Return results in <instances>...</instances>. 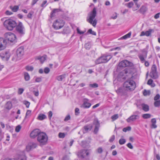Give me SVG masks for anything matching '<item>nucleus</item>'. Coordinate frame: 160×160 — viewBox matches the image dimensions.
Wrapping results in <instances>:
<instances>
[{"mask_svg":"<svg viewBox=\"0 0 160 160\" xmlns=\"http://www.w3.org/2000/svg\"><path fill=\"white\" fill-rule=\"evenodd\" d=\"M61 11L62 10L61 9L59 8L54 9L51 13V17L54 16L55 13Z\"/></svg>","mask_w":160,"mask_h":160,"instance_id":"26","label":"nucleus"},{"mask_svg":"<svg viewBox=\"0 0 160 160\" xmlns=\"http://www.w3.org/2000/svg\"><path fill=\"white\" fill-rule=\"evenodd\" d=\"M150 94V92L149 90H144L143 92V94L144 96H146L147 95H149Z\"/></svg>","mask_w":160,"mask_h":160,"instance_id":"40","label":"nucleus"},{"mask_svg":"<svg viewBox=\"0 0 160 160\" xmlns=\"http://www.w3.org/2000/svg\"><path fill=\"white\" fill-rule=\"evenodd\" d=\"M17 160H26V157L24 153L19 155Z\"/></svg>","mask_w":160,"mask_h":160,"instance_id":"29","label":"nucleus"},{"mask_svg":"<svg viewBox=\"0 0 160 160\" xmlns=\"http://www.w3.org/2000/svg\"><path fill=\"white\" fill-rule=\"evenodd\" d=\"M19 7L18 6H15L13 8H12V10L14 12H17L18 9Z\"/></svg>","mask_w":160,"mask_h":160,"instance_id":"43","label":"nucleus"},{"mask_svg":"<svg viewBox=\"0 0 160 160\" xmlns=\"http://www.w3.org/2000/svg\"><path fill=\"white\" fill-rule=\"evenodd\" d=\"M154 105L155 107H158L160 106V100L156 101L154 103Z\"/></svg>","mask_w":160,"mask_h":160,"instance_id":"46","label":"nucleus"},{"mask_svg":"<svg viewBox=\"0 0 160 160\" xmlns=\"http://www.w3.org/2000/svg\"><path fill=\"white\" fill-rule=\"evenodd\" d=\"M48 138L45 133L42 132L37 137V140L41 146L46 144L47 142Z\"/></svg>","mask_w":160,"mask_h":160,"instance_id":"5","label":"nucleus"},{"mask_svg":"<svg viewBox=\"0 0 160 160\" xmlns=\"http://www.w3.org/2000/svg\"><path fill=\"white\" fill-rule=\"evenodd\" d=\"M65 136V134L64 133L59 132L58 134V137L60 138H64Z\"/></svg>","mask_w":160,"mask_h":160,"instance_id":"45","label":"nucleus"},{"mask_svg":"<svg viewBox=\"0 0 160 160\" xmlns=\"http://www.w3.org/2000/svg\"><path fill=\"white\" fill-rule=\"evenodd\" d=\"M131 35V32H129L127 34L125 35L124 36L122 37L121 38H120L119 39H126L127 38H130Z\"/></svg>","mask_w":160,"mask_h":160,"instance_id":"28","label":"nucleus"},{"mask_svg":"<svg viewBox=\"0 0 160 160\" xmlns=\"http://www.w3.org/2000/svg\"><path fill=\"white\" fill-rule=\"evenodd\" d=\"M88 32L93 35H96V32L94 31H92L91 29H89Z\"/></svg>","mask_w":160,"mask_h":160,"instance_id":"52","label":"nucleus"},{"mask_svg":"<svg viewBox=\"0 0 160 160\" xmlns=\"http://www.w3.org/2000/svg\"><path fill=\"white\" fill-rule=\"evenodd\" d=\"M7 41L5 39L0 38V51L5 49L6 46Z\"/></svg>","mask_w":160,"mask_h":160,"instance_id":"14","label":"nucleus"},{"mask_svg":"<svg viewBox=\"0 0 160 160\" xmlns=\"http://www.w3.org/2000/svg\"><path fill=\"white\" fill-rule=\"evenodd\" d=\"M25 68L28 71H32L33 70V67L32 66H27Z\"/></svg>","mask_w":160,"mask_h":160,"instance_id":"39","label":"nucleus"},{"mask_svg":"<svg viewBox=\"0 0 160 160\" xmlns=\"http://www.w3.org/2000/svg\"><path fill=\"white\" fill-rule=\"evenodd\" d=\"M152 124L151 125V128H156L157 127V125H156V120L155 118H152L151 120Z\"/></svg>","mask_w":160,"mask_h":160,"instance_id":"24","label":"nucleus"},{"mask_svg":"<svg viewBox=\"0 0 160 160\" xmlns=\"http://www.w3.org/2000/svg\"><path fill=\"white\" fill-rule=\"evenodd\" d=\"M115 138V136L114 135H112L111 137L110 138V139L109 140V141L110 142H112Z\"/></svg>","mask_w":160,"mask_h":160,"instance_id":"54","label":"nucleus"},{"mask_svg":"<svg viewBox=\"0 0 160 160\" xmlns=\"http://www.w3.org/2000/svg\"><path fill=\"white\" fill-rule=\"evenodd\" d=\"M90 87L93 88H96L98 87V85L97 83H94L92 84H90L89 85Z\"/></svg>","mask_w":160,"mask_h":160,"instance_id":"49","label":"nucleus"},{"mask_svg":"<svg viewBox=\"0 0 160 160\" xmlns=\"http://www.w3.org/2000/svg\"><path fill=\"white\" fill-rule=\"evenodd\" d=\"M131 128L130 127H128L126 128H123L122 129V131L124 132H126L127 131H129L131 130Z\"/></svg>","mask_w":160,"mask_h":160,"instance_id":"44","label":"nucleus"},{"mask_svg":"<svg viewBox=\"0 0 160 160\" xmlns=\"http://www.w3.org/2000/svg\"><path fill=\"white\" fill-rule=\"evenodd\" d=\"M139 114V112L138 111L134 112L133 115L130 116L126 119V121L129 123L135 122L136 120L139 119L140 118Z\"/></svg>","mask_w":160,"mask_h":160,"instance_id":"8","label":"nucleus"},{"mask_svg":"<svg viewBox=\"0 0 160 160\" xmlns=\"http://www.w3.org/2000/svg\"><path fill=\"white\" fill-rule=\"evenodd\" d=\"M138 56L141 62L142 63H143L145 61V58H146L147 57V53L145 52V54L144 55L140 54L138 55Z\"/></svg>","mask_w":160,"mask_h":160,"instance_id":"23","label":"nucleus"},{"mask_svg":"<svg viewBox=\"0 0 160 160\" xmlns=\"http://www.w3.org/2000/svg\"><path fill=\"white\" fill-rule=\"evenodd\" d=\"M65 74H62L60 76H58L56 77V79L58 81H61L62 80L65 78Z\"/></svg>","mask_w":160,"mask_h":160,"instance_id":"31","label":"nucleus"},{"mask_svg":"<svg viewBox=\"0 0 160 160\" xmlns=\"http://www.w3.org/2000/svg\"><path fill=\"white\" fill-rule=\"evenodd\" d=\"M33 93L34 95L36 97H37L39 95V92L38 90H37V91H33Z\"/></svg>","mask_w":160,"mask_h":160,"instance_id":"60","label":"nucleus"},{"mask_svg":"<svg viewBox=\"0 0 160 160\" xmlns=\"http://www.w3.org/2000/svg\"><path fill=\"white\" fill-rule=\"evenodd\" d=\"M125 5L129 8H131L132 7V6L134 5L133 2H131L127 4H126Z\"/></svg>","mask_w":160,"mask_h":160,"instance_id":"37","label":"nucleus"},{"mask_svg":"<svg viewBox=\"0 0 160 160\" xmlns=\"http://www.w3.org/2000/svg\"><path fill=\"white\" fill-rule=\"evenodd\" d=\"M141 106L142 109L145 112H148L149 110V106L145 104H142Z\"/></svg>","mask_w":160,"mask_h":160,"instance_id":"27","label":"nucleus"},{"mask_svg":"<svg viewBox=\"0 0 160 160\" xmlns=\"http://www.w3.org/2000/svg\"><path fill=\"white\" fill-rule=\"evenodd\" d=\"M91 46V43L89 42H87L85 44V48L89 50L90 49Z\"/></svg>","mask_w":160,"mask_h":160,"instance_id":"36","label":"nucleus"},{"mask_svg":"<svg viewBox=\"0 0 160 160\" xmlns=\"http://www.w3.org/2000/svg\"><path fill=\"white\" fill-rule=\"evenodd\" d=\"M5 28L9 31L12 30L17 26L16 22L10 18L5 17L1 19Z\"/></svg>","mask_w":160,"mask_h":160,"instance_id":"1","label":"nucleus"},{"mask_svg":"<svg viewBox=\"0 0 160 160\" xmlns=\"http://www.w3.org/2000/svg\"><path fill=\"white\" fill-rule=\"evenodd\" d=\"M71 117L69 115H67L65 118L64 121L66 122L70 119Z\"/></svg>","mask_w":160,"mask_h":160,"instance_id":"53","label":"nucleus"},{"mask_svg":"<svg viewBox=\"0 0 160 160\" xmlns=\"http://www.w3.org/2000/svg\"><path fill=\"white\" fill-rule=\"evenodd\" d=\"M150 76L154 79H157L158 77L157 72V67L155 64L153 65L152 67L151 71L150 73Z\"/></svg>","mask_w":160,"mask_h":160,"instance_id":"9","label":"nucleus"},{"mask_svg":"<svg viewBox=\"0 0 160 160\" xmlns=\"http://www.w3.org/2000/svg\"><path fill=\"white\" fill-rule=\"evenodd\" d=\"M24 79L26 81H28L30 79V76L28 72H25L24 73Z\"/></svg>","mask_w":160,"mask_h":160,"instance_id":"35","label":"nucleus"},{"mask_svg":"<svg viewBox=\"0 0 160 160\" xmlns=\"http://www.w3.org/2000/svg\"><path fill=\"white\" fill-rule=\"evenodd\" d=\"M87 143V142L86 141H82L81 142L82 145L84 147H85L86 146V145H85V144Z\"/></svg>","mask_w":160,"mask_h":160,"instance_id":"63","label":"nucleus"},{"mask_svg":"<svg viewBox=\"0 0 160 160\" xmlns=\"http://www.w3.org/2000/svg\"><path fill=\"white\" fill-rule=\"evenodd\" d=\"M136 88V84L133 80H128L123 84V89L125 91L131 92L134 90Z\"/></svg>","mask_w":160,"mask_h":160,"instance_id":"2","label":"nucleus"},{"mask_svg":"<svg viewBox=\"0 0 160 160\" xmlns=\"http://www.w3.org/2000/svg\"><path fill=\"white\" fill-rule=\"evenodd\" d=\"M47 118L46 116L44 114H40L37 118V119L40 120H42Z\"/></svg>","mask_w":160,"mask_h":160,"instance_id":"30","label":"nucleus"},{"mask_svg":"<svg viewBox=\"0 0 160 160\" xmlns=\"http://www.w3.org/2000/svg\"><path fill=\"white\" fill-rule=\"evenodd\" d=\"M102 148L100 147L98 148L97 149V151L98 153H101L102 152Z\"/></svg>","mask_w":160,"mask_h":160,"instance_id":"50","label":"nucleus"},{"mask_svg":"<svg viewBox=\"0 0 160 160\" xmlns=\"http://www.w3.org/2000/svg\"><path fill=\"white\" fill-rule=\"evenodd\" d=\"M147 10V8L146 7L144 6H142L139 10L140 12L142 13H144L146 12Z\"/></svg>","mask_w":160,"mask_h":160,"instance_id":"32","label":"nucleus"},{"mask_svg":"<svg viewBox=\"0 0 160 160\" xmlns=\"http://www.w3.org/2000/svg\"><path fill=\"white\" fill-rule=\"evenodd\" d=\"M153 82V80L152 79H149L148 80L147 84L149 85H151Z\"/></svg>","mask_w":160,"mask_h":160,"instance_id":"61","label":"nucleus"},{"mask_svg":"<svg viewBox=\"0 0 160 160\" xmlns=\"http://www.w3.org/2000/svg\"><path fill=\"white\" fill-rule=\"evenodd\" d=\"M37 147V144L36 143L31 142L26 146V150L27 151L29 152L36 148Z\"/></svg>","mask_w":160,"mask_h":160,"instance_id":"13","label":"nucleus"},{"mask_svg":"<svg viewBox=\"0 0 160 160\" xmlns=\"http://www.w3.org/2000/svg\"><path fill=\"white\" fill-rule=\"evenodd\" d=\"M16 31L21 35H23L25 34V29L22 23L19 22L18 24L16 26Z\"/></svg>","mask_w":160,"mask_h":160,"instance_id":"12","label":"nucleus"},{"mask_svg":"<svg viewBox=\"0 0 160 160\" xmlns=\"http://www.w3.org/2000/svg\"><path fill=\"white\" fill-rule=\"evenodd\" d=\"M21 126H20L19 125H18V126H17L16 127V128L15 129V131L17 132H19L20 131L21 129Z\"/></svg>","mask_w":160,"mask_h":160,"instance_id":"48","label":"nucleus"},{"mask_svg":"<svg viewBox=\"0 0 160 160\" xmlns=\"http://www.w3.org/2000/svg\"><path fill=\"white\" fill-rule=\"evenodd\" d=\"M92 128V125L90 124H89L84 126L83 128L81 130L83 133H85L88 132V131H90Z\"/></svg>","mask_w":160,"mask_h":160,"instance_id":"19","label":"nucleus"},{"mask_svg":"<svg viewBox=\"0 0 160 160\" xmlns=\"http://www.w3.org/2000/svg\"><path fill=\"white\" fill-rule=\"evenodd\" d=\"M94 124L95 125L94 132L96 134L98 131L99 128L100 126L98 120H94Z\"/></svg>","mask_w":160,"mask_h":160,"instance_id":"22","label":"nucleus"},{"mask_svg":"<svg viewBox=\"0 0 160 160\" xmlns=\"http://www.w3.org/2000/svg\"><path fill=\"white\" fill-rule=\"evenodd\" d=\"M89 154V150L88 149H83L80 150L78 152V157L81 158H86Z\"/></svg>","mask_w":160,"mask_h":160,"instance_id":"10","label":"nucleus"},{"mask_svg":"<svg viewBox=\"0 0 160 160\" xmlns=\"http://www.w3.org/2000/svg\"><path fill=\"white\" fill-rule=\"evenodd\" d=\"M131 63L128 60H124L120 62L118 66L120 67L124 68L131 66Z\"/></svg>","mask_w":160,"mask_h":160,"instance_id":"16","label":"nucleus"},{"mask_svg":"<svg viewBox=\"0 0 160 160\" xmlns=\"http://www.w3.org/2000/svg\"><path fill=\"white\" fill-rule=\"evenodd\" d=\"M142 117L144 119H148L151 118V115L149 113L144 114L142 115Z\"/></svg>","mask_w":160,"mask_h":160,"instance_id":"34","label":"nucleus"},{"mask_svg":"<svg viewBox=\"0 0 160 160\" xmlns=\"http://www.w3.org/2000/svg\"><path fill=\"white\" fill-rule=\"evenodd\" d=\"M136 7H134L132 8V10L135 11L137 10L140 7V5L137 3V5H135Z\"/></svg>","mask_w":160,"mask_h":160,"instance_id":"47","label":"nucleus"},{"mask_svg":"<svg viewBox=\"0 0 160 160\" xmlns=\"http://www.w3.org/2000/svg\"><path fill=\"white\" fill-rule=\"evenodd\" d=\"M64 25V22L61 20H57L53 23V27L56 29H58L62 28Z\"/></svg>","mask_w":160,"mask_h":160,"instance_id":"11","label":"nucleus"},{"mask_svg":"<svg viewBox=\"0 0 160 160\" xmlns=\"http://www.w3.org/2000/svg\"><path fill=\"white\" fill-rule=\"evenodd\" d=\"M126 142V140L124 139L121 138L119 140V143L121 145L124 144Z\"/></svg>","mask_w":160,"mask_h":160,"instance_id":"42","label":"nucleus"},{"mask_svg":"<svg viewBox=\"0 0 160 160\" xmlns=\"http://www.w3.org/2000/svg\"><path fill=\"white\" fill-rule=\"evenodd\" d=\"M35 59L36 60H39L41 63H43L46 60V57L45 56H43L42 57H41L40 56H37L36 57Z\"/></svg>","mask_w":160,"mask_h":160,"instance_id":"25","label":"nucleus"},{"mask_svg":"<svg viewBox=\"0 0 160 160\" xmlns=\"http://www.w3.org/2000/svg\"><path fill=\"white\" fill-rule=\"evenodd\" d=\"M130 73V69L128 68H126L122 72H120L119 74L120 76H124L125 74H129Z\"/></svg>","mask_w":160,"mask_h":160,"instance_id":"21","label":"nucleus"},{"mask_svg":"<svg viewBox=\"0 0 160 160\" xmlns=\"http://www.w3.org/2000/svg\"><path fill=\"white\" fill-rule=\"evenodd\" d=\"M42 132L40 130L38 129H34L32 131L30 134V136L31 138H34L36 137H38L39 134L41 133Z\"/></svg>","mask_w":160,"mask_h":160,"instance_id":"15","label":"nucleus"},{"mask_svg":"<svg viewBox=\"0 0 160 160\" xmlns=\"http://www.w3.org/2000/svg\"><path fill=\"white\" fill-rule=\"evenodd\" d=\"M24 91V89L22 88H20L18 89V93L19 94H21Z\"/></svg>","mask_w":160,"mask_h":160,"instance_id":"55","label":"nucleus"},{"mask_svg":"<svg viewBox=\"0 0 160 160\" xmlns=\"http://www.w3.org/2000/svg\"><path fill=\"white\" fill-rule=\"evenodd\" d=\"M160 97V96L159 94H157L154 98V100L155 101H157L158 100Z\"/></svg>","mask_w":160,"mask_h":160,"instance_id":"57","label":"nucleus"},{"mask_svg":"<svg viewBox=\"0 0 160 160\" xmlns=\"http://www.w3.org/2000/svg\"><path fill=\"white\" fill-rule=\"evenodd\" d=\"M96 14V9L94 8L90 14L89 18L87 19V21L94 27L96 26L97 22L96 19H94Z\"/></svg>","mask_w":160,"mask_h":160,"instance_id":"3","label":"nucleus"},{"mask_svg":"<svg viewBox=\"0 0 160 160\" xmlns=\"http://www.w3.org/2000/svg\"><path fill=\"white\" fill-rule=\"evenodd\" d=\"M112 58L110 55L103 54L98 58L95 61V63L98 64L101 63H104L108 61Z\"/></svg>","mask_w":160,"mask_h":160,"instance_id":"4","label":"nucleus"},{"mask_svg":"<svg viewBox=\"0 0 160 160\" xmlns=\"http://www.w3.org/2000/svg\"><path fill=\"white\" fill-rule=\"evenodd\" d=\"M47 1L46 0L44 1L42 3L41 5V7H45L46 5H45V4L47 3Z\"/></svg>","mask_w":160,"mask_h":160,"instance_id":"62","label":"nucleus"},{"mask_svg":"<svg viewBox=\"0 0 160 160\" xmlns=\"http://www.w3.org/2000/svg\"><path fill=\"white\" fill-rule=\"evenodd\" d=\"M127 147L130 149H132L133 148V147L130 143H128L127 144Z\"/></svg>","mask_w":160,"mask_h":160,"instance_id":"59","label":"nucleus"},{"mask_svg":"<svg viewBox=\"0 0 160 160\" xmlns=\"http://www.w3.org/2000/svg\"><path fill=\"white\" fill-rule=\"evenodd\" d=\"M89 100L87 98H85L83 99V103L82 107L85 108H88L91 106V104L88 102Z\"/></svg>","mask_w":160,"mask_h":160,"instance_id":"17","label":"nucleus"},{"mask_svg":"<svg viewBox=\"0 0 160 160\" xmlns=\"http://www.w3.org/2000/svg\"><path fill=\"white\" fill-rule=\"evenodd\" d=\"M6 108L8 110L10 109L12 107V104L10 102H8L5 105Z\"/></svg>","mask_w":160,"mask_h":160,"instance_id":"33","label":"nucleus"},{"mask_svg":"<svg viewBox=\"0 0 160 160\" xmlns=\"http://www.w3.org/2000/svg\"><path fill=\"white\" fill-rule=\"evenodd\" d=\"M31 115V111L30 110H28L27 111L26 116L25 117V118H27L29 117Z\"/></svg>","mask_w":160,"mask_h":160,"instance_id":"38","label":"nucleus"},{"mask_svg":"<svg viewBox=\"0 0 160 160\" xmlns=\"http://www.w3.org/2000/svg\"><path fill=\"white\" fill-rule=\"evenodd\" d=\"M153 32L154 30L153 29H149L148 31H146V32H144V31L141 32L140 36H142L145 35L147 36H149L151 35L152 32Z\"/></svg>","mask_w":160,"mask_h":160,"instance_id":"20","label":"nucleus"},{"mask_svg":"<svg viewBox=\"0 0 160 160\" xmlns=\"http://www.w3.org/2000/svg\"><path fill=\"white\" fill-rule=\"evenodd\" d=\"M24 104L26 105V107L28 108L30 104V103L27 101H25L24 102Z\"/></svg>","mask_w":160,"mask_h":160,"instance_id":"56","label":"nucleus"},{"mask_svg":"<svg viewBox=\"0 0 160 160\" xmlns=\"http://www.w3.org/2000/svg\"><path fill=\"white\" fill-rule=\"evenodd\" d=\"M118 114H115L112 116L111 117V118L112 121H114L115 120L118 119Z\"/></svg>","mask_w":160,"mask_h":160,"instance_id":"41","label":"nucleus"},{"mask_svg":"<svg viewBox=\"0 0 160 160\" xmlns=\"http://www.w3.org/2000/svg\"><path fill=\"white\" fill-rule=\"evenodd\" d=\"M44 72L45 73L47 74L50 72V69L46 67L44 69Z\"/></svg>","mask_w":160,"mask_h":160,"instance_id":"51","label":"nucleus"},{"mask_svg":"<svg viewBox=\"0 0 160 160\" xmlns=\"http://www.w3.org/2000/svg\"><path fill=\"white\" fill-rule=\"evenodd\" d=\"M0 57L2 60L7 61L9 59L10 54L8 52H5V53H1Z\"/></svg>","mask_w":160,"mask_h":160,"instance_id":"18","label":"nucleus"},{"mask_svg":"<svg viewBox=\"0 0 160 160\" xmlns=\"http://www.w3.org/2000/svg\"><path fill=\"white\" fill-rule=\"evenodd\" d=\"M24 48L23 46L19 47L17 50L16 55L15 56V57L12 58V60L17 61L21 59L24 55Z\"/></svg>","mask_w":160,"mask_h":160,"instance_id":"6","label":"nucleus"},{"mask_svg":"<svg viewBox=\"0 0 160 160\" xmlns=\"http://www.w3.org/2000/svg\"><path fill=\"white\" fill-rule=\"evenodd\" d=\"M122 92V89L121 88H119L116 90V92L118 93L119 94Z\"/></svg>","mask_w":160,"mask_h":160,"instance_id":"64","label":"nucleus"},{"mask_svg":"<svg viewBox=\"0 0 160 160\" xmlns=\"http://www.w3.org/2000/svg\"><path fill=\"white\" fill-rule=\"evenodd\" d=\"M5 36L6 38L5 40H8V41L12 42H16V36L13 33L11 32L6 33Z\"/></svg>","mask_w":160,"mask_h":160,"instance_id":"7","label":"nucleus"},{"mask_svg":"<svg viewBox=\"0 0 160 160\" xmlns=\"http://www.w3.org/2000/svg\"><path fill=\"white\" fill-rule=\"evenodd\" d=\"M42 80V78L40 77H37L35 79V82H40Z\"/></svg>","mask_w":160,"mask_h":160,"instance_id":"58","label":"nucleus"}]
</instances>
